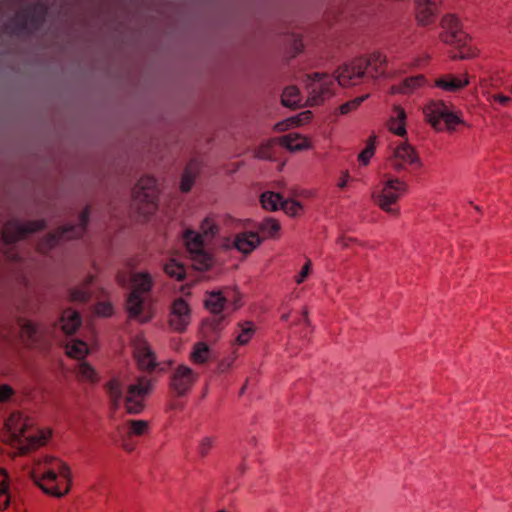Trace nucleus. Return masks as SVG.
I'll use <instances>...</instances> for the list:
<instances>
[{"mask_svg": "<svg viewBox=\"0 0 512 512\" xmlns=\"http://www.w3.org/2000/svg\"><path fill=\"white\" fill-rule=\"evenodd\" d=\"M364 64V61L357 57L339 66L335 70L334 76L325 73L307 75V102L309 105H319L333 95L334 79L342 87H351L362 83L366 78Z\"/></svg>", "mask_w": 512, "mask_h": 512, "instance_id": "f257e3e1", "label": "nucleus"}, {"mask_svg": "<svg viewBox=\"0 0 512 512\" xmlns=\"http://www.w3.org/2000/svg\"><path fill=\"white\" fill-rule=\"evenodd\" d=\"M29 474L34 483L48 495L60 498L70 490V468L58 458L44 456L37 459Z\"/></svg>", "mask_w": 512, "mask_h": 512, "instance_id": "f03ea898", "label": "nucleus"}, {"mask_svg": "<svg viewBox=\"0 0 512 512\" xmlns=\"http://www.w3.org/2000/svg\"><path fill=\"white\" fill-rule=\"evenodd\" d=\"M117 281L120 285L130 283L131 292L128 296L126 309L129 318L140 323L147 322L152 317L149 292L152 287V277L147 272H119Z\"/></svg>", "mask_w": 512, "mask_h": 512, "instance_id": "7ed1b4c3", "label": "nucleus"}, {"mask_svg": "<svg viewBox=\"0 0 512 512\" xmlns=\"http://www.w3.org/2000/svg\"><path fill=\"white\" fill-rule=\"evenodd\" d=\"M151 390V381L143 376L133 383H126L122 378H112L106 384V391L113 409L124 405L127 413L138 414L144 408V400Z\"/></svg>", "mask_w": 512, "mask_h": 512, "instance_id": "20e7f679", "label": "nucleus"}, {"mask_svg": "<svg viewBox=\"0 0 512 512\" xmlns=\"http://www.w3.org/2000/svg\"><path fill=\"white\" fill-rule=\"evenodd\" d=\"M32 420L21 412H13L5 423L4 441L16 448L19 454L44 445L51 436L50 430L32 429Z\"/></svg>", "mask_w": 512, "mask_h": 512, "instance_id": "39448f33", "label": "nucleus"}, {"mask_svg": "<svg viewBox=\"0 0 512 512\" xmlns=\"http://www.w3.org/2000/svg\"><path fill=\"white\" fill-rule=\"evenodd\" d=\"M218 232L216 219L206 217L201 223L199 232L187 230L184 233V242L189 259L195 270L204 271L212 266L213 257L209 245Z\"/></svg>", "mask_w": 512, "mask_h": 512, "instance_id": "423d86ee", "label": "nucleus"}, {"mask_svg": "<svg viewBox=\"0 0 512 512\" xmlns=\"http://www.w3.org/2000/svg\"><path fill=\"white\" fill-rule=\"evenodd\" d=\"M442 32L439 35L440 40L458 50L452 58L469 59L475 55L471 46V38L463 31L459 19L452 14L445 15L440 22Z\"/></svg>", "mask_w": 512, "mask_h": 512, "instance_id": "0eeeda50", "label": "nucleus"}, {"mask_svg": "<svg viewBox=\"0 0 512 512\" xmlns=\"http://www.w3.org/2000/svg\"><path fill=\"white\" fill-rule=\"evenodd\" d=\"M44 228V221L20 222L18 220L8 221L0 233V250H3L7 259L17 261L18 254L13 247H9L14 242L25 238L28 234Z\"/></svg>", "mask_w": 512, "mask_h": 512, "instance_id": "6e6552de", "label": "nucleus"}, {"mask_svg": "<svg viewBox=\"0 0 512 512\" xmlns=\"http://www.w3.org/2000/svg\"><path fill=\"white\" fill-rule=\"evenodd\" d=\"M407 183L399 178L384 176L372 192V199L383 211L396 214L394 207L400 197L407 191Z\"/></svg>", "mask_w": 512, "mask_h": 512, "instance_id": "1a4fd4ad", "label": "nucleus"}, {"mask_svg": "<svg viewBox=\"0 0 512 512\" xmlns=\"http://www.w3.org/2000/svg\"><path fill=\"white\" fill-rule=\"evenodd\" d=\"M426 121L436 130L452 132L462 123L460 117L442 100H433L423 109Z\"/></svg>", "mask_w": 512, "mask_h": 512, "instance_id": "9d476101", "label": "nucleus"}, {"mask_svg": "<svg viewBox=\"0 0 512 512\" xmlns=\"http://www.w3.org/2000/svg\"><path fill=\"white\" fill-rule=\"evenodd\" d=\"M426 121L436 130L452 132L462 123L460 117L442 100H433L423 109Z\"/></svg>", "mask_w": 512, "mask_h": 512, "instance_id": "9b49d317", "label": "nucleus"}, {"mask_svg": "<svg viewBox=\"0 0 512 512\" xmlns=\"http://www.w3.org/2000/svg\"><path fill=\"white\" fill-rule=\"evenodd\" d=\"M158 188L154 177L144 176L133 189V202L143 215L152 214L157 208Z\"/></svg>", "mask_w": 512, "mask_h": 512, "instance_id": "f8f14e48", "label": "nucleus"}, {"mask_svg": "<svg viewBox=\"0 0 512 512\" xmlns=\"http://www.w3.org/2000/svg\"><path fill=\"white\" fill-rule=\"evenodd\" d=\"M90 209L86 207L79 215V223L76 225L64 226L60 230L55 233L48 234L45 238H43L38 244V250L41 253H46L52 247H54L57 242L61 239L68 240L77 238L83 235L85 232L88 220H89Z\"/></svg>", "mask_w": 512, "mask_h": 512, "instance_id": "ddd939ff", "label": "nucleus"}, {"mask_svg": "<svg viewBox=\"0 0 512 512\" xmlns=\"http://www.w3.org/2000/svg\"><path fill=\"white\" fill-rule=\"evenodd\" d=\"M390 166L398 173L410 172L422 167L416 149L406 141L398 143L389 158Z\"/></svg>", "mask_w": 512, "mask_h": 512, "instance_id": "4468645a", "label": "nucleus"}, {"mask_svg": "<svg viewBox=\"0 0 512 512\" xmlns=\"http://www.w3.org/2000/svg\"><path fill=\"white\" fill-rule=\"evenodd\" d=\"M199 378L198 373L185 365H178L171 375V389L178 395L187 394Z\"/></svg>", "mask_w": 512, "mask_h": 512, "instance_id": "2eb2a0df", "label": "nucleus"}, {"mask_svg": "<svg viewBox=\"0 0 512 512\" xmlns=\"http://www.w3.org/2000/svg\"><path fill=\"white\" fill-rule=\"evenodd\" d=\"M262 242L261 237L256 232L245 231L237 233L233 238H225L222 246L226 249H236L243 254L251 253Z\"/></svg>", "mask_w": 512, "mask_h": 512, "instance_id": "dca6fc26", "label": "nucleus"}, {"mask_svg": "<svg viewBox=\"0 0 512 512\" xmlns=\"http://www.w3.org/2000/svg\"><path fill=\"white\" fill-rule=\"evenodd\" d=\"M191 320L189 305L182 298L176 299L171 307L169 316L170 327L177 332H183Z\"/></svg>", "mask_w": 512, "mask_h": 512, "instance_id": "f3484780", "label": "nucleus"}, {"mask_svg": "<svg viewBox=\"0 0 512 512\" xmlns=\"http://www.w3.org/2000/svg\"><path fill=\"white\" fill-rule=\"evenodd\" d=\"M133 347L139 368L148 371L153 370L156 367V357L148 342L143 337L137 336L133 341Z\"/></svg>", "mask_w": 512, "mask_h": 512, "instance_id": "a211bd4d", "label": "nucleus"}, {"mask_svg": "<svg viewBox=\"0 0 512 512\" xmlns=\"http://www.w3.org/2000/svg\"><path fill=\"white\" fill-rule=\"evenodd\" d=\"M442 0H416V21L420 26L434 23Z\"/></svg>", "mask_w": 512, "mask_h": 512, "instance_id": "6ab92c4d", "label": "nucleus"}, {"mask_svg": "<svg viewBox=\"0 0 512 512\" xmlns=\"http://www.w3.org/2000/svg\"><path fill=\"white\" fill-rule=\"evenodd\" d=\"M149 423L145 420H129L124 425V434L121 436V446L126 451H132L134 446L132 437H141L148 433Z\"/></svg>", "mask_w": 512, "mask_h": 512, "instance_id": "aec40b11", "label": "nucleus"}, {"mask_svg": "<svg viewBox=\"0 0 512 512\" xmlns=\"http://www.w3.org/2000/svg\"><path fill=\"white\" fill-rule=\"evenodd\" d=\"M360 59L365 63L363 69L366 78L377 79L384 75L387 64L386 55L376 51L367 56H361Z\"/></svg>", "mask_w": 512, "mask_h": 512, "instance_id": "412c9836", "label": "nucleus"}, {"mask_svg": "<svg viewBox=\"0 0 512 512\" xmlns=\"http://www.w3.org/2000/svg\"><path fill=\"white\" fill-rule=\"evenodd\" d=\"M469 84L467 75H454L451 73L435 78L433 86L444 92L455 93Z\"/></svg>", "mask_w": 512, "mask_h": 512, "instance_id": "4be33fe9", "label": "nucleus"}, {"mask_svg": "<svg viewBox=\"0 0 512 512\" xmlns=\"http://www.w3.org/2000/svg\"><path fill=\"white\" fill-rule=\"evenodd\" d=\"M428 85V80L422 74L405 78L400 84L392 87L393 93L412 94Z\"/></svg>", "mask_w": 512, "mask_h": 512, "instance_id": "5701e85b", "label": "nucleus"}, {"mask_svg": "<svg viewBox=\"0 0 512 512\" xmlns=\"http://www.w3.org/2000/svg\"><path fill=\"white\" fill-rule=\"evenodd\" d=\"M282 149L278 138L261 143L254 151V156L262 160H276Z\"/></svg>", "mask_w": 512, "mask_h": 512, "instance_id": "b1692460", "label": "nucleus"}, {"mask_svg": "<svg viewBox=\"0 0 512 512\" xmlns=\"http://www.w3.org/2000/svg\"><path fill=\"white\" fill-rule=\"evenodd\" d=\"M278 140L280 142L281 149L286 148L291 152L305 150L310 147L308 139L297 133H289L279 137Z\"/></svg>", "mask_w": 512, "mask_h": 512, "instance_id": "393cba45", "label": "nucleus"}, {"mask_svg": "<svg viewBox=\"0 0 512 512\" xmlns=\"http://www.w3.org/2000/svg\"><path fill=\"white\" fill-rule=\"evenodd\" d=\"M255 325L251 321H243L237 324L234 331L233 346H244L247 345L255 334Z\"/></svg>", "mask_w": 512, "mask_h": 512, "instance_id": "a878e982", "label": "nucleus"}, {"mask_svg": "<svg viewBox=\"0 0 512 512\" xmlns=\"http://www.w3.org/2000/svg\"><path fill=\"white\" fill-rule=\"evenodd\" d=\"M81 320L77 311L66 309L63 311L58 326L67 335L72 334L80 326Z\"/></svg>", "mask_w": 512, "mask_h": 512, "instance_id": "bb28decb", "label": "nucleus"}, {"mask_svg": "<svg viewBox=\"0 0 512 512\" xmlns=\"http://www.w3.org/2000/svg\"><path fill=\"white\" fill-rule=\"evenodd\" d=\"M405 120L406 113L404 109L395 107L388 121L389 130L398 136H404L406 134Z\"/></svg>", "mask_w": 512, "mask_h": 512, "instance_id": "cd10ccee", "label": "nucleus"}, {"mask_svg": "<svg viewBox=\"0 0 512 512\" xmlns=\"http://www.w3.org/2000/svg\"><path fill=\"white\" fill-rule=\"evenodd\" d=\"M204 302L206 308L213 314H219L226 308L220 289L207 292Z\"/></svg>", "mask_w": 512, "mask_h": 512, "instance_id": "c85d7f7f", "label": "nucleus"}, {"mask_svg": "<svg viewBox=\"0 0 512 512\" xmlns=\"http://www.w3.org/2000/svg\"><path fill=\"white\" fill-rule=\"evenodd\" d=\"M39 328L31 321L21 324L20 337L25 345L31 346L38 341Z\"/></svg>", "mask_w": 512, "mask_h": 512, "instance_id": "c756f323", "label": "nucleus"}, {"mask_svg": "<svg viewBox=\"0 0 512 512\" xmlns=\"http://www.w3.org/2000/svg\"><path fill=\"white\" fill-rule=\"evenodd\" d=\"M198 174V165L195 162L189 163L182 175L180 189L182 192H188L192 188Z\"/></svg>", "mask_w": 512, "mask_h": 512, "instance_id": "7c9ffc66", "label": "nucleus"}, {"mask_svg": "<svg viewBox=\"0 0 512 512\" xmlns=\"http://www.w3.org/2000/svg\"><path fill=\"white\" fill-rule=\"evenodd\" d=\"M282 104L286 107L297 108L301 102L299 89L296 86H288L284 89L281 97Z\"/></svg>", "mask_w": 512, "mask_h": 512, "instance_id": "2f4dec72", "label": "nucleus"}, {"mask_svg": "<svg viewBox=\"0 0 512 512\" xmlns=\"http://www.w3.org/2000/svg\"><path fill=\"white\" fill-rule=\"evenodd\" d=\"M75 371H76V376H77L78 380H80V381L95 383L99 379L94 368L91 365H89L87 362H80L77 365Z\"/></svg>", "mask_w": 512, "mask_h": 512, "instance_id": "473e14b6", "label": "nucleus"}, {"mask_svg": "<svg viewBox=\"0 0 512 512\" xmlns=\"http://www.w3.org/2000/svg\"><path fill=\"white\" fill-rule=\"evenodd\" d=\"M10 499L9 477L6 471L0 468V510L7 508Z\"/></svg>", "mask_w": 512, "mask_h": 512, "instance_id": "72a5a7b5", "label": "nucleus"}, {"mask_svg": "<svg viewBox=\"0 0 512 512\" xmlns=\"http://www.w3.org/2000/svg\"><path fill=\"white\" fill-rule=\"evenodd\" d=\"M67 354L76 359L84 358L89 352L86 342L81 340H72L66 345Z\"/></svg>", "mask_w": 512, "mask_h": 512, "instance_id": "f704fd0d", "label": "nucleus"}, {"mask_svg": "<svg viewBox=\"0 0 512 512\" xmlns=\"http://www.w3.org/2000/svg\"><path fill=\"white\" fill-rule=\"evenodd\" d=\"M210 357V349L204 342H198L194 345L190 358L195 364H204Z\"/></svg>", "mask_w": 512, "mask_h": 512, "instance_id": "c9c22d12", "label": "nucleus"}, {"mask_svg": "<svg viewBox=\"0 0 512 512\" xmlns=\"http://www.w3.org/2000/svg\"><path fill=\"white\" fill-rule=\"evenodd\" d=\"M261 204L266 210H277L281 208L283 198L278 193L265 192L261 195Z\"/></svg>", "mask_w": 512, "mask_h": 512, "instance_id": "e433bc0d", "label": "nucleus"}, {"mask_svg": "<svg viewBox=\"0 0 512 512\" xmlns=\"http://www.w3.org/2000/svg\"><path fill=\"white\" fill-rule=\"evenodd\" d=\"M164 272L171 278L182 280L185 277L186 269L175 259H170L164 264Z\"/></svg>", "mask_w": 512, "mask_h": 512, "instance_id": "4c0bfd02", "label": "nucleus"}, {"mask_svg": "<svg viewBox=\"0 0 512 512\" xmlns=\"http://www.w3.org/2000/svg\"><path fill=\"white\" fill-rule=\"evenodd\" d=\"M92 277L90 276L83 284L71 289L70 298L74 302H85L90 296L88 284L91 283Z\"/></svg>", "mask_w": 512, "mask_h": 512, "instance_id": "58836bf2", "label": "nucleus"}, {"mask_svg": "<svg viewBox=\"0 0 512 512\" xmlns=\"http://www.w3.org/2000/svg\"><path fill=\"white\" fill-rule=\"evenodd\" d=\"M259 230L267 237H277L280 230V224L277 220L268 218L263 220L259 225Z\"/></svg>", "mask_w": 512, "mask_h": 512, "instance_id": "ea45409f", "label": "nucleus"}, {"mask_svg": "<svg viewBox=\"0 0 512 512\" xmlns=\"http://www.w3.org/2000/svg\"><path fill=\"white\" fill-rule=\"evenodd\" d=\"M220 290L225 300L226 307L231 305L233 306V309H237L239 307L238 303L240 301V293L238 290L233 287H224Z\"/></svg>", "mask_w": 512, "mask_h": 512, "instance_id": "a19ab883", "label": "nucleus"}, {"mask_svg": "<svg viewBox=\"0 0 512 512\" xmlns=\"http://www.w3.org/2000/svg\"><path fill=\"white\" fill-rule=\"evenodd\" d=\"M375 136H371L368 139L367 145L365 149L358 155V161L361 165L367 166L374 156L375 153V145H374Z\"/></svg>", "mask_w": 512, "mask_h": 512, "instance_id": "79ce46f5", "label": "nucleus"}, {"mask_svg": "<svg viewBox=\"0 0 512 512\" xmlns=\"http://www.w3.org/2000/svg\"><path fill=\"white\" fill-rule=\"evenodd\" d=\"M216 438L213 436H205L201 438L197 447V453L201 458H205L214 447Z\"/></svg>", "mask_w": 512, "mask_h": 512, "instance_id": "37998d69", "label": "nucleus"}, {"mask_svg": "<svg viewBox=\"0 0 512 512\" xmlns=\"http://www.w3.org/2000/svg\"><path fill=\"white\" fill-rule=\"evenodd\" d=\"M367 97H368V95L360 96V97H357L351 101H348V102L342 104L339 108L340 113L345 115V114H348V113L356 110Z\"/></svg>", "mask_w": 512, "mask_h": 512, "instance_id": "c03bdc74", "label": "nucleus"}, {"mask_svg": "<svg viewBox=\"0 0 512 512\" xmlns=\"http://www.w3.org/2000/svg\"><path fill=\"white\" fill-rule=\"evenodd\" d=\"M491 105H498L501 107H509L512 105V97L504 94H493L487 98Z\"/></svg>", "mask_w": 512, "mask_h": 512, "instance_id": "a18cd8bd", "label": "nucleus"}, {"mask_svg": "<svg viewBox=\"0 0 512 512\" xmlns=\"http://www.w3.org/2000/svg\"><path fill=\"white\" fill-rule=\"evenodd\" d=\"M281 209H283L287 214L291 216H295L302 209V206L299 202L294 200H284L282 201Z\"/></svg>", "mask_w": 512, "mask_h": 512, "instance_id": "49530a36", "label": "nucleus"}, {"mask_svg": "<svg viewBox=\"0 0 512 512\" xmlns=\"http://www.w3.org/2000/svg\"><path fill=\"white\" fill-rule=\"evenodd\" d=\"M312 272V263L310 260H307L306 263L301 268L300 272L294 277V280L297 284L303 283Z\"/></svg>", "mask_w": 512, "mask_h": 512, "instance_id": "de8ad7c7", "label": "nucleus"}, {"mask_svg": "<svg viewBox=\"0 0 512 512\" xmlns=\"http://www.w3.org/2000/svg\"><path fill=\"white\" fill-rule=\"evenodd\" d=\"M15 395V390L8 384L0 385V403H6Z\"/></svg>", "mask_w": 512, "mask_h": 512, "instance_id": "09e8293b", "label": "nucleus"}, {"mask_svg": "<svg viewBox=\"0 0 512 512\" xmlns=\"http://www.w3.org/2000/svg\"><path fill=\"white\" fill-rule=\"evenodd\" d=\"M95 313L99 316H110L112 314V306L109 302H99L95 306Z\"/></svg>", "mask_w": 512, "mask_h": 512, "instance_id": "8fccbe9b", "label": "nucleus"}, {"mask_svg": "<svg viewBox=\"0 0 512 512\" xmlns=\"http://www.w3.org/2000/svg\"><path fill=\"white\" fill-rule=\"evenodd\" d=\"M233 361L234 360L231 358H226V359H223L222 361H220L218 364V368H217L218 372L219 373L227 372L231 368Z\"/></svg>", "mask_w": 512, "mask_h": 512, "instance_id": "3c124183", "label": "nucleus"}, {"mask_svg": "<svg viewBox=\"0 0 512 512\" xmlns=\"http://www.w3.org/2000/svg\"><path fill=\"white\" fill-rule=\"evenodd\" d=\"M349 172L348 171H343L341 173V177L339 178L338 182H337V186L338 188L340 189H344L346 188L347 184H348V181H349Z\"/></svg>", "mask_w": 512, "mask_h": 512, "instance_id": "603ef678", "label": "nucleus"}, {"mask_svg": "<svg viewBox=\"0 0 512 512\" xmlns=\"http://www.w3.org/2000/svg\"><path fill=\"white\" fill-rule=\"evenodd\" d=\"M339 245L343 248H349L352 244L356 243V240L350 237L342 236L338 239Z\"/></svg>", "mask_w": 512, "mask_h": 512, "instance_id": "864d4df0", "label": "nucleus"}, {"mask_svg": "<svg viewBox=\"0 0 512 512\" xmlns=\"http://www.w3.org/2000/svg\"><path fill=\"white\" fill-rule=\"evenodd\" d=\"M10 332V327L8 325L0 326V340L5 342L8 341Z\"/></svg>", "mask_w": 512, "mask_h": 512, "instance_id": "5fc2aeb1", "label": "nucleus"}, {"mask_svg": "<svg viewBox=\"0 0 512 512\" xmlns=\"http://www.w3.org/2000/svg\"><path fill=\"white\" fill-rule=\"evenodd\" d=\"M220 321H221V318H216V317H214V318H213V319H211V320H207V321L205 322V325L210 324V325L218 326V325H219V323H220Z\"/></svg>", "mask_w": 512, "mask_h": 512, "instance_id": "6e6d98bb", "label": "nucleus"}, {"mask_svg": "<svg viewBox=\"0 0 512 512\" xmlns=\"http://www.w3.org/2000/svg\"><path fill=\"white\" fill-rule=\"evenodd\" d=\"M302 321H304L305 324H309V319H308V311L306 308L303 309V318H302Z\"/></svg>", "mask_w": 512, "mask_h": 512, "instance_id": "4d7b16f0", "label": "nucleus"}, {"mask_svg": "<svg viewBox=\"0 0 512 512\" xmlns=\"http://www.w3.org/2000/svg\"><path fill=\"white\" fill-rule=\"evenodd\" d=\"M286 126H287V124H285V123H279V124H277L276 127L278 128V130L282 131L286 128Z\"/></svg>", "mask_w": 512, "mask_h": 512, "instance_id": "13d9d810", "label": "nucleus"}, {"mask_svg": "<svg viewBox=\"0 0 512 512\" xmlns=\"http://www.w3.org/2000/svg\"><path fill=\"white\" fill-rule=\"evenodd\" d=\"M301 48H302V43H301L300 41H296V42H295V49H296L297 51H300V50H301Z\"/></svg>", "mask_w": 512, "mask_h": 512, "instance_id": "bf43d9fd", "label": "nucleus"}, {"mask_svg": "<svg viewBox=\"0 0 512 512\" xmlns=\"http://www.w3.org/2000/svg\"><path fill=\"white\" fill-rule=\"evenodd\" d=\"M288 317H289V314H283V315L281 316V319H282L283 321H287V320H288Z\"/></svg>", "mask_w": 512, "mask_h": 512, "instance_id": "052dcab7", "label": "nucleus"}, {"mask_svg": "<svg viewBox=\"0 0 512 512\" xmlns=\"http://www.w3.org/2000/svg\"><path fill=\"white\" fill-rule=\"evenodd\" d=\"M308 114H310V112H304V113H303V116H305V117H306V119H308V118H309Z\"/></svg>", "mask_w": 512, "mask_h": 512, "instance_id": "680f3d73", "label": "nucleus"}, {"mask_svg": "<svg viewBox=\"0 0 512 512\" xmlns=\"http://www.w3.org/2000/svg\"><path fill=\"white\" fill-rule=\"evenodd\" d=\"M217 512H226V511H225V510H219V511H217Z\"/></svg>", "mask_w": 512, "mask_h": 512, "instance_id": "e2e57ef3", "label": "nucleus"}]
</instances>
